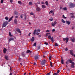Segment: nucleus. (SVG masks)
<instances>
[{"label":"nucleus","mask_w":75,"mask_h":75,"mask_svg":"<svg viewBox=\"0 0 75 75\" xmlns=\"http://www.w3.org/2000/svg\"><path fill=\"white\" fill-rule=\"evenodd\" d=\"M18 3L19 4H20L21 5L22 4V3H21V2L20 1H18Z\"/></svg>","instance_id":"nucleus-32"},{"label":"nucleus","mask_w":75,"mask_h":75,"mask_svg":"<svg viewBox=\"0 0 75 75\" xmlns=\"http://www.w3.org/2000/svg\"><path fill=\"white\" fill-rule=\"evenodd\" d=\"M59 70H58L57 72V74H59Z\"/></svg>","instance_id":"nucleus-47"},{"label":"nucleus","mask_w":75,"mask_h":75,"mask_svg":"<svg viewBox=\"0 0 75 75\" xmlns=\"http://www.w3.org/2000/svg\"><path fill=\"white\" fill-rule=\"evenodd\" d=\"M41 3L42 4H45V2H42Z\"/></svg>","instance_id":"nucleus-40"},{"label":"nucleus","mask_w":75,"mask_h":75,"mask_svg":"<svg viewBox=\"0 0 75 75\" xmlns=\"http://www.w3.org/2000/svg\"><path fill=\"white\" fill-rule=\"evenodd\" d=\"M30 34H31V33H30L28 34V36H29V37H30Z\"/></svg>","instance_id":"nucleus-52"},{"label":"nucleus","mask_w":75,"mask_h":75,"mask_svg":"<svg viewBox=\"0 0 75 75\" xmlns=\"http://www.w3.org/2000/svg\"><path fill=\"white\" fill-rule=\"evenodd\" d=\"M52 64V62H50V65Z\"/></svg>","instance_id":"nucleus-62"},{"label":"nucleus","mask_w":75,"mask_h":75,"mask_svg":"<svg viewBox=\"0 0 75 75\" xmlns=\"http://www.w3.org/2000/svg\"><path fill=\"white\" fill-rule=\"evenodd\" d=\"M69 61L70 64H72V60L71 59H69Z\"/></svg>","instance_id":"nucleus-24"},{"label":"nucleus","mask_w":75,"mask_h":75,"mask_svg":"<svg viewBox=\"0 0 75 75\" xmlns=\"http://www.w3.org/2000/svg\"><path fill=\"white\" fill-rule=\"evenodd\" d=\"M71 17L72 18H75V17L74 16H71Z\"/></svg>","instance_id":"nucleus-55"},{"label":"nucleus","mask_w":75,"mask_h":75,"mask_svg":"<svg viewBox=\"0 0 75 75\" xmlns=\"http://www.w3.org/2000/svg\"><path fill=\"white\" fill-rule=\"evenodd\" d=\"M45 3L46 5L47 6H48V1H46L45 2Z\"/></svg>","instance_id":"nucleus-26"},{"label":"nucleus","mask_w":75,"mask_h":75,"mask_svg":"<svg viewBox=\"0 0 75 75\" xmlns=\"http://www.w3.org/2000/svg\"><path fill=\"white\" fill-rule=\"evenodd\" d=\"M9 35L10 37H13V35L11 34V32H9Z\"/></svg>","instance_id":"nucleus-25"},{"label":"nucleus","mask_w":75,"mask_h":75,"mask_svg":"<svg viewBox=\"0 0 75 75\" xmlns=\"http://www.w3.org/2000/svg\"><path fill=\"white\" fill-rule=\"evenodd\" d=\"M24 17H25V19L24 20H26V18H27V17H26V16L25 15H24Z\"/></svg>","instance_id":"nucleus-48"},{"label":"nucleus","mask_w":75,"mask_h":75,"mask_svg":"<svg viewBox=\"0 0 75 75\" xmlns=\"http://www.w3.org/2000/svg\"><path fill=\"white\" fill-rule=\"evenodd\" d=\"M15 18H18V16H16Z\"/></svg>","instance_id":"nucleus-57"},{"label":"nucleus","mask_w":75,"mask_h":75,"mask_svg":"<svg viewBox=\"0 0 75 75\" xmlns=\"http://www.w3.org/2000/svg\"><path fill=\"white\" fill-rule=\"evenodd\" d=\"M71 41H72V42H75V38H73V39L71 38Z\"/></svg>","instance_id":"nucleus-14"},{"label":"nucleus","mask_w":75,"mask_h":75,"mask_svg":"<svg viewBox=\"0 0 75 75\" xmlns=\"http://www.w3.org/2000/svg\"><path fill=\"white\" fill-rule=\"evenodd\" d=\"M45 45H48V43L47 42H45Z\"/></svg>","instance_id":"nucleus-45"},{"label":"nucleus","mask_w":75,"mask_h":75,"mask_svg":"<svg viewBox=\"0 0 75 75\" xmlns=\"http://www.w3.org/2000/svg\"><path fill=\"white\" fill-rule=\"evenodd\" d=\"M14 39L13 38H11L9 40V42H10L11 41H14Z\"/></svg>","instance_id":"nucleus-12"},{"label":"nucleus","mask_w":75,"mask_h":75,"mask_svg":"<svg viewBox=\"0 0 75 75\" xmlns=\"http://www.w3.org/2000/svg\"><path fill=\"white\" fill-rule=\"evenodd\" d=\"M13 18V16H12L10 18H9L8 20V22H10L11 20H12V18Z\"/></svg>","instance_id":"nucleus-19"},{"label":"nucleus","mask_w":75,"mask_h":75,"mask_svg":"<svg viewBox=\"0 0 75 75\" xmlns=\"http://www.w3.org/2000/svg\"><path fill=\"white\" fill-rule=\"evenodd\" d=\"M21 18H23V16L22 15L21 16Z\"/></svg>","instance_id":"nucleus-61"},{"label":"nucleus","mask_w":75,"mask_h":75,"mask_svg":"<svg viewBox=\"0 0 75 75\" xmlns=\"http://www.w3.org/2000/svg\"><path fill=\"white\" fill-rule=\"evenodd\" d=\"M53 11H50V12H49V14H51V13H52V12Z\"/></svg>","instance_id":"nucleus-42"},{"label":"nucleus","mask_w":75,"mask_h":75,"mask_svg":"<svg viewBox=\"0 0 75 75\" xmlns=\"http://www.w3.org/2000/svg\"><path fill=\"white\" fill-rule=\"evenodd\" d=\"M41 64L42 65H45V60H42V61L41 62Z\"/></svg>","instance_id":"nucleus-7"},{"label":"nucleus","mask_w":75,"mask_h":75,"mask_svg":"<svg viewBox=\"0 0 75 75\" xmlns=\"http://www.w3.org/2000/svg\"><path fill=\"white\" fill-rule=\"evenodd\" d=\"M8 24V22L7 21L4 22L2 24V28L5 27L6 25Z\"/></svg>","instance_id":"nucleus-2"},{"label":"nucleus","mask_w":75,"mask_h":75,"mask_svg":"<svg viewBox=\"0 0 75 75\" xmlns=\"http://www.w3.org/2000/svg\"><path fill=\"white\" fill-rule=\"evenodd\" d=\"M75 66V63L72 62V63H71L70 67L71 68H74V66Z\"/></svg>","instance_id":"nucleus-6"},{"label":"nucleus","mask_w":75,"mask_h":75,"mask_svg":"<svg viewBox=\"0 0 75 75\" xmlns=\"http://www.w3.org/2000/svg\"><path fill=\"white\" fill-rule=\"evenodd\" d=\"M70 54L72 56H74V53H73V50H70Z\"/></svg>","instance_id":"nucleus-8"},{"label":"nucleus","mask_w":75,"mask_h":75,"mask_svg":"<svg viewBox=\"0 0 75 75\" xmlns=\"http://www.w3.org/2000/svg\"><path fill=\"white\" fill-rule=\"evenodd\" d=\"M1 3H3V0H1Z\"/></svg>","instance_id":"nucleus-50"},{"label":"nucleus","mask_w":75,"mask_h":75,"mask_svg":"<svg viewBox=\"0 0 75 75\" xmlns=\"http://www.w3.org/2000/svg\"><path fill=\"white\" fill-rule=\"evenodd\" d=\"M62 22L63 23H65V21L63 19H62Z\"/></svg>","instance_id":"nucleus-27"},{"label":"nucleus","mask_w":75,"mask_h":75,"mask_svg":"<svg viewBox=\"0 0 75 75\" xmlns=\"http://www.w3.org/2000/svg\"><path fill=\"white\" fill-rule=\"evenodd\" d=\"M68 63H69V62L68 61H67V62H66V64H68Z\"/></svg>","instance_id":"nucleus-51"},{"label":"nucleus","mask_w":75,"mask_h":75,"mask_svg":"<svg viewBox=\"0 0 75 75\" xmlns=\"http://www.w3.org/2000/svg\"><path fill=\"white\" fill-rule=\"evenodd\" d=\"M49 20H50V21H52L53 20V19L52 18H50L49 19Z\"/></svg>","instance_id":"nucleus-33"},{"label":"nucleus","mask_w":75,"mask_h":75,"mask_svg":"<svg viewBox=\"0 0 75 75\" xmlns=\"http://www.w3.org/2000/svg\"><path fill=\"white\" fill-rule=\"evenodd\" d=\"M48 38H49V40H51L52 42H54V38H53V37H51V35H49L48 36Z\"/></svg>","instance_id":"nucleus-3"},{"label":"nucleus","mask_w":75,"mask_h":75,"mask_svg":"<svg viewBox=\"0 0 75 75\" xmlns=\"http://www.w3.org/2000/svg\"><path fill=\"white\" fill-rule=\"evenodd\" d=\"M33 4V3L32 2H30L29 3V5H30L31 6V5H32Z\"/></svg>","instance_id":"nucleus-34"},{"label":"nucleus","mask_w":75,"mask_h":75,"mask_svg":"<svg viewBox=\"0 0 75 75\" xmlns=\"http://www.w3.org/2000/svg\"><path fill=\"white\" fill-rule=\"evenodd\" d=\"M35 60H37V59H38V55H36L35 56Z\"/></svg>","instance_id":"nucleus-13"},{"label":"nucleus","mask_w":75,"mask_h":75,"mask_svg":"<svg viewBox=\"0 0 75 75\" xmlns=\"http://www.w3.org/2000/svg\"><path fill=\"white\" fill-rule=\"evenodd\" d=\"M7 49H6V48H4V49L3 50V52L4 53L6 54V52H7Z\"/></svg>","instance_id":"nucleus-9"},{"label":"nucleus","mask_w":75,"mask_h":75,"mask_svg":"<svg viewBox=\"0 0 75 75\" xmlns=\"http://www.w3.org/2000/svg\"><path fill=\"white\" fill-rule=\"evenodd\" d=\"M36 10L37 11H40L41 10V9L39 7H37L36 8Z\"/></svg>","instance_id":"nucleus-10"},{"label":"nucleus","mask_w":75,"mask_h":75,"mask_svg":"<svg viewBox=\"0 0 75 75\" xmlns=\"http://www.w3.org/2000/svg\"><path fill=\"white\" fill-rule=\"evenodd\" d=\"M63 41H65L66 40V43H67L68 42V40H69V38H64L63 39Z\"/></svg>","instance_id":"nucleus-5"},{"label":"nucleus","mask_w":75,"mask_h":75,"mask_svg":"<svg viewBox=\"0 0 75 75\" xmlns=\"http://www.w3.org/2000/svg\"><path fill=\"white\" fill-rule=\"evenodd\" d=\"M66 24H67L68 25H69L71 23V22L69 21H66Z\"/></svg>","instance_id":"nucleus-16"},{"label":"nucleus","mask_w":75,"mask_h":75,"mask_svg":"<svg viewBox=\"0 0 75 75\" xmlns=\"http://www.w3.org/2000/svg\"><path fill=\"white\" fill-rule=\"evenodd\" d=\"M42 8H46V6L44 5H42Z\"/></svg>","instance_id":"nucleus-23"},{"label":"nucleus","mask_w":75,"mask_h":75,"mask_svg":"<svg viewBox=\"0 0 75 75\" xmlns=\"http://www.w3.org/2000/svg\"><path fill=\"white\" fill-rule=\"evenodd\" d=\"M46 75H50L48 73L46 74Z\"/></svg>","instance_id":"nucleus-64"},{"label":"nucleus","mask_w":75,"mask_h":75,"mask_svg":"<svg viewBox=\"0 0 75 75\" xmlns=\"http://www.w3.org/2000/svg\"><path fill=\"white\" fill-rule=\"evenodd\" d=\"M34 41V37H33L32 38V39L31 40V41H32V42H33Z\"/></svg>","instance_id":"nucleus-18"},{"label":"nucleus","mask_w":75,"mask_h":75,"mask_svg":"<svg viewBox=\"0 0 75 75\" xmlns=\"http://www.w3.org/2000/svg\"><path fill=\"white\" fill-rule=\"evenodd\" d=\"M38 37H39V38H40V37H41V35H39L38 36Z\"/></svg>","instance_id":"nucleus-49"},{"label":"nucleus","mask_w":75,"mask_h":75,"mask_svg":"<svg viewBox=\"0 0 75 75\" xmlns=\"http://www.w3.org/2000/svg\"><path fill=\"white\" fill-rule=\"evenodd\" d=\"M61 63L62 64H64V60H63V59H62L61 60Z\"/></svg>","instance_id":"nucleus-28"},{"label":"nucleus","mask_w":75,"mask_h":75,"mask_svg":"<svg viewBox=\"0 0 75 75\" xmlns=\"http://www.w3.org/2000/svg\"><path fill=\"white\" fill-rule=\"evenodd\" d=\"M50 66L51 67H52V64H50Z\"/></svg>","instance_id":"nucleus-63"},{"label":"nucleus","mask_w":75,"mask_h":75,"mask_svg":"<svg viewBox=\"0 0 75 75\" xmlns=\"http://www.w3.org/2000/svg\"><path fill=\"white\" fill-rule=\"evenodd\" d=\"M75 6V4L74 3H70L69 5V8H72L74 7Z\"/></svg>","instance_id":"nucleus-1"},{"label":"nucleus","mask_w":75,"mask_h":75,"mask_svg":"<svg viewBox=\"0 0 75 75\" xmlns=\"http://www.w3.org/2000/svg\"><path fill=\"white\" fill-rule=\"evenodd\" d=\"M16 31H17L18 33H21V32L20 31V29H19V28H17L16 29Z\"/></svg>","instance_id":"nucleus-11"},{"label":"nucleus","mask_w":75,"mask_h":75,"mask_svg":"<svg viewBox=\"0 0 75 75\" xmlns=\"http://www.w3.org/2000/svg\"><path fill=\"white\" fill-rule=\"evenodd\" d=\"M54 24L55 25V24H57V22H56L55 21H54Z\"/></svg>","instance_id":"nucleus-54"},{"label":"nucleus","mask_w":75,"mask_h":75,"mask_svg":"<svg viewBox=\"0 0 75 75\" xmlns=\"http://www.w3.org/2000/svg\"><path fill=\"white\" fill-rule=\"evenodd\" d=\"M62 10H67V8L64 7L63 8H62Z\"/></svg>","instance_id":"nucleus-29"},{"label":"nucleus","mask_w":75,"mask_h":75,"mask_svg":"<svg viewBox=\"0 0 75 75\" xmlns=\"http://www.w3.org/2000/svg\"><path fill=\"white\" fill-rule=\"evenodd\" d=\"M53 75H58V74L57 73H55L53 74Z\"/></svg>","instance_id":"nucleus-43"},{"label":"nucleus","mask_w":75,"mask_h":75,"mask_svg":"<svg viewBox=\"0 0 75 75\" xmlns=\"http://www.w3.org/2000/svg\"><path fill=\"white\" fill-rule=\"evenodd\" d=\"M40 29H38L37 30L36 29H35L33 32L34 35H35L36 34V32H40Z\"/></svg>","instance_id":"nucleus-4"},{"label":"nucleus","mask_w":75,"mask_h":75,"mask_svg":"<svg viewBox=\"0 0 75 75\" xmlns=\"http://www.w3.org/2000/svg\"><path fill=\"white\" fill-rule=\"evenodd\" d=\"M55 46H56L57 47H58V46H59V45L57 43H56L54 45Z\"/></svg>","instance_id":"nucleus-31"},{"label":"nucleus","mask_w":75,"mask_h":75,"mask_svg":"<svg viewBox=\"0 0 75 75\" xmlns=\"http://www.w3.org/2000/svg\"><path fill=\"white\" fill-rule=\"evenodd\" d=\"M10 0V2H11V3H13V0Z\"/></svg>","instance_id":"nucleus-46"},{"label":"nucleus","mask_w":75,"mask_h":75,"mask_svg":"<svg viewBox=\"0 0 75 75\" xmlns=\"http://www.w3.org/2000/svg\"><path fill=\"white\" fill-rule=\"evenodd\" d=\"M33 64H34V65H35L36 64V62H34V63Z\"/></svg>","instance_id":"nucleus-58"},{"label":"nucleus","mask_w":75,"mask_h":75,"mask_svg":"<svg viewBox=\"0 0 75 75\" xmlns=\"http://www.w3.org/2000/svg\"><path fill=\"white\" fill-rule=\"evenodd\" d=\"M21 55L22 56H23V57H25V54H24V52H23L22 53Z\"/></svg>","instance_id":"nucleus-15"},{"label":"nucleus","mask_w":75,"mask_h":75,"mask_svg":"<svg viewBox=\"0 0 75 75\" xmlns=\"http://www.w3.org/2000/svg\"><path fill=\"white\" fill-rule=\"evenodd\" d=\"M5 20H8V18L6 17L5 18Z\"/></svg>","instance_id":"nucleus-36"},{"label":"nucleus","mask_w":75,"mask_h":75,"mask_svg":"<svg viewBox=\"0 0 75 75\" xmlns=\"http://www.w3.org/2000/svg\"><path fill=\"white\" fill-rule=\"evenodd\" d=\"M14 23L16 24H17V19H16L15 20H14Z\"/></svg>","instance_id":"nucleus-21"},{"label":"nucleus","mask_w":75,"mask_h":75,"mask_svg":"<svg viewBox=\"0 0 75 75\" xmlns=\"http://www.w3.org/2000/svg\"><path fill=\"white\" fill-rule=\"evenodd\" d=\"M46 32H47V33H49V32H50V31L48 30H47L46 31Z\"/></svg>","instance_id":"nucleus-53"},{"label":"nucleus","mask_w":75,"mask_h":75,"mask_svg":"<svg viewBox=\"0 0 75 75\" xmlns=\"http://www.w3.org/2000/svg\"><path fill=\"white\" fill-rule=\"evenodd\" d=\"M36 35H39V33L37 32L36 33Z\"/></svg>","instance_id":"nucleus-59"},{"label":"nucleus","mask_w":75,"mask_h":75,"mask_svg":"<svg viewBox=\"0 0 75 75\" xmlns=\"http://www.w3.org/2000/svg\"><path fill=\"white\" fill-rule=\"evenodd\" d=\"M50 75H51V72H50L48 73Z\"/></svg>","instance_id":"nucleus-60"},{"label":"nucleus","mask_w":75,"mask_h":75,"mask_svg":"<svg viewBox=\"0 0 75 75\" xmlns=\"http://www.w3.org/2000/svg\"><path fill=\"white\" fill-rule=\"evenodd\" d=\"M33 46H36V43H35L33 44Z\"/></svg>","instance_id":"nucleus-44"},{"label":"nucleus","mask_w":75,"mask_h":75,"mask_svg":"<svg viewBox=\"0 0 75 75\" xmlns=\"http://www.w3.org/2000/svg\"><path fill=\"white\" fill-rule=\"evenodd\" d=\"M65 50L66 51H67L68 50V48L66 47L65 49Z\"/></svg>","instance_id":"nucleus-37"},{"label":"nucleus","mask_w":75,"mask_h":75,"mask_svg":"<svg viewBox=\"0 0 75 75\" xmlns=\"http://www.w3.org/2000/svg\"><path fill=\"white\" fill-rule=\"evenodd\" d=\"M5 58L6 60H7V61L8 60V57L7 56H6L5 57Z\"/></svg>","instance_id":"nucleus-17"},{"label":"nucleus","mask_w":75,"mask_h":75,"mask_svg":"<svg viewBox=\"0 0 75 75\" xmlns=\"http://www.w3.org/2000/svg\"><path fill=\"white\" fill-rule=\"evenodd\" d=\"M52 57V56H50L49 57V59L50 60H51V58Z\"/></svg>","instance_id":"nucleus-39"},{"label":"nucleus","mask_w":75,"mask_h":75,"mask_svg":"<svg viewBox=\"0 0 75 75\" xmlns=\"http://www.w3.org/2000/svg\"><path fill=\"white\" fill-rule=\"evenodd\" d=\"M18 12H16V11H15L14 12V14H15V15H18Z\"/></svg>","instance_id":"nucleus-20"},{"label":"nucleus","mask_w":75,"mask_h":75,"mask_svg":"<svg viewBox=\"0 0 75 75\" xmlns=\"http://www.w3.org/2000/svg\"><path fill=\"white\" fill-rule=\"evenodd\" d=\"M62 18H65V19H66L67 18V17H65L64 15H63Z\"/></svg>","instance_id":"nucleus-35"},{"label":"nucleus","mask_w":75,"mask_h":75,"mask_svg":"<svg viewBox=\"0 0 75 75\" xmlns=\"http://www.w3.org/2000/svg\"><path fill=\"white\" fill-rule=\"evenodd\" d=\"M31 52H32V51H31L29 50H27V53H30V54H31Z\"/></svg>","instance_id":"nucleus-22"},{"label":"nucleus","mask_w":75,"mask_h":75,"mask_svg":"<svg viewBox=\"0 0 75 75\" xmlns=\"http://www.w3.org/2000/svg\"><path fill=\"white\" fill-rule=\"evenodd\" d=\"M46 34H47L48 35H49L50 34V33H47Z\"/></svg>","instance_id":"nucleus-56"},{"label":"nucleus","mask_w":75,"mask_h":75,"mask_svg":"<svg viewBox=\"0 0 75 75\" xmlns=\"http://www.w3.org/2000/svg\"><path fill=\"white\" fill-rule=\"evenodd\" d=\"M30 15H31L32 16H33V15H34V13L33 12H31L30 13Z\"/></svg>","instance_id":"nucleus-38"},{"label":"nucleus","mask_w":75,"mask_h":75,"mask_svg":"<svg viewBox=\"0 0 75 75\" xmlns=\"http://www.w3.org/2000/svg\"><path fill=\"white\" fill-rule=\"evenodd\" d=\"M54 31H55V29H53L52 30V32H54Z\"/></svg>","instance_id":"nucleus-41"},{"label":"nucleus","mask_w":75,"mask_h":75,"mask_svg":"<svg viewBox=\"0 0 75 75\" xmlns=\"http://www.w3.org/2000/svg\"><path fill=\"white\" fill-rule=\"evenodd\" d=\"M55 24L53 22L52 23V25L53 26V27H54L55 26Z\"/></svg>","instance_id":"nucleus-30"}]
</instances>
